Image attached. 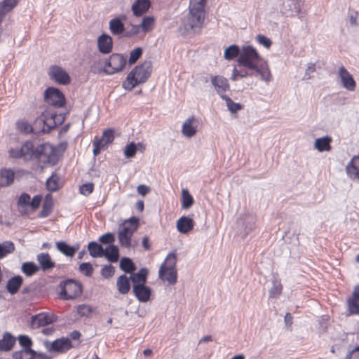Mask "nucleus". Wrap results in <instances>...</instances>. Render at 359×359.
Returning <instances> with one entry per match:
<instances>
[{"label": "nucleus", "instance_id": "obj_1", "mask_svg": "<svg viewBox=\"0 0 359 359\" xmlns=\"http://www.w3.org/2000/svg\"><path fill=\"white\" fill-rule=\"evenodd\" d=\"M206 1L207 0L189 1V14L180 27V30L183 33H198L201 31L205 17Z\"/></svg>", "mask_w": 359, "mask_h": 359}, {"label": "nucleus", "instance_id": "obj_2", "mask_svg": "<svg viewBox=\"0 0 359 359\" xmlns=\"http://www.w3.org/2000/svg\"><path fill=\"white\" fill-rule=\"evenodd\" d=\"M152 70L151 62L146 61L135 67L127 76L122 83V87L127 90H131L140 83L146 82L150 76Z\"/></svg>", "mask_w": 359, "mask_h": 359}, {"label": "nucleus", "instance_id": "obj_3", "mask_svg": "<svg viewBox=\"0 0 359 359\" xmlns=\"http://www.w3.org/2000/svg\"><path fill=\"white\" fill-rule=\"evenodd\" d=\"M177 257L175 253H169L164 262L161 265L158 271V278L174 285L177 281V271L176 268Z\"/></svg>", "mask_w": 359, "mask_h": 359}, {"label": "nucleus", "instance_id": "obj_4", "mask_svg": "<svg viewBox=\"0 0 359 359\" xmlns=\"http://www.w3.org/2000/svg\"><path fill=\"white\" fill-rule=\"evenodd\" d=\"M139 219L133 217L125 220L118 229V239L120 245L126 248L132 246V236L137 229Z\"/></svg>", "mask_w": 359, "mask_h": 359}, {"label": "nucleus", "instance_id": "obj_5", "mask_svg": "<svg viewBox=\"0 0 359 359\" xmlns=\"http://www.w3.org/2000/svg\"><path fill=\"white\" fill-rule=\"evenodd\" d=\"M262 59L255 48L247 46L242 48L238 62L240 65L250 69L252 67H255V65Z\"/></svg>", "mask_w": 359, "mask_h": 359}, {"label": "nucleus", "instance_id": "obj_6", "mask_svg": "<svg viewBox=\"0 0 359 359\" xmlns=\"http://www.w3.org/2000/svg\"><path fill=\"white\" fill-rule=\"evenodd\" d=\"M126 63V57L121 54H113L106 60L103 71L107 74H113L121 70Z\"/></svg>", "mask_w": 359, "mask_h": 359}, {"label": "nucleus", "instance_id": "obj_7", "mask_svg": "<svg viewBox=\"0 0 359 359\" xmlns=\"http://www.w3.org/2000/svg\"><path fill=\"white\" fill-rule=\"evenodd\" d=\"M63 121L64 118L62 116L46 114L37 118L35 121V126L43 124V127L40 130L46 132L55 128L57 125L61 124Z\"/></svg>", "mask_w": 359, "mask_h": 359}, {"label": "nucleus", "instance_id": "obj_8", "mask_svg": "<svg viewBox=\"0 0 359 359\" xmlns=\"http://www.w3.org/2000/svg\"><path fill=\"white\" fill-rule=\"evenodd\" d=\"M81 292V285L78 282L69 280L65 283L60 297L65 299H73L79 297Z\"/></svg>", "mask_w": 359, "mask_h": 359}, {"label": "nucleus", "instance_id": "obj_9", "mask_svg": "<svg viewBox=\"0 0 359 359\" xmlns=\"http://www.w3.org/2000/svg\"><path fill=\"white\" fill-rule=\"evenodd\" d=\"M34 154V145L30 141H26L22 145L9 150L10 156L14 158H30Z\"/></svg>", "mask_w": 359, "mask_h": 359}, {"label": "nucleus", "instance_id": "obj_10", "mask_svg": "<svg viewBox=\"0 0 359 359\" xmlns=\"http://www.w3.org/2000/svg\"><path fill=\"white\" fill-rule=\"evenodd\" d=\"M57 317L53 313L41 312L31 318L30 325L32 328H39L55 322Z\"/></svg>", "mask_w": 359, "mask_h": 359}, {"label": "nucleus", "instance_id": "obj_11", "mask_svg": "<svg viewBox=\"0 0 359 359\" xmlns=\"http://www.w3.org/2000/svg\"><path fill=\"white\" fill-rule=\"evenodd\" d=\"M48 74L51 79L61 85L70 83L71 78L65 69L60 66L53 65L50 67Z\"/></svg>", "mask_w": 359, "mask_h": 359}, {"label": "nucleus", "instance_id": "obj_12", "mask_svg": "<svg viewBox=\"0 0 359 359\" xmlns=\"http://www.w3.org/2000/svg\"><path fill=\"white\" fill-rule=\"evenodd\" d=\"M114 139V131L111 129L103 132L100 139H95L93 142V154L97 156L102 149L111 143Z\"/></svg>", "mask_w": 359, "mask_h": 359}, {"label": "nucleus", "instance_id": "obj_13", "mask_svg": "<svg viewBox=\"0 0 359 359\" xmlns=\"http://www.w3.org/2000/svg\"><path fill=\"white\" fill-rule=\"evenodd\" d=\"M338 77L344 88L348 91H354L356 88V82L353 76L344 67L341 66L338 70Z\"/></svg>", "mask_w": 359, "mask_h": 359}, {"label": "nucleus", "instance_id": "obj_14", "mask_svg": "<svg viewBox=\"0 0 359 359\" xmlns=\"http://www.w3.org/2000/svg\"><path fill=\"white\" fill-rule=\"evenodd\" d=\"M45 100L49 104L55 107H62L65 104V97L62 93L55 88H48L44 94Z\"/></svg>", "mask_w": 359, "mask_h": 359}, {"label": "nucleus", "instance_id": "obj_15", "mask_svg": "<svg viewBox=\"0 0 359 359\" xmlns=\"http://www.w3.org/2000/svg\"><path fill=\"white\" fill-rule=\"evenodd\" d=\"M250 69L255 72V74H252V76H259L260 80L264 81L265 83H269L272 79V75L269 65L267 62L264 59L258 62L255 65V67H252Z\"/></svg>", "mask_w": 359, "mask_h": 359}, {"label": "nucleus", "instance_id": "obj_16", "mask_svg": "<svg viewBox=\"0 0 359 359\" xmlns=\"http://www.w3.org/2000/svg\"><path fill=\"white\" fill-rule=\"evenodd\" d=\"M198 121L194 116L187 118L182 126V135L188 138L194 137L197 133Z\"/></svg>", "mask_w": 359, "mask_h": 359}, {"label": "nucleus", "instance_id": "obj_17", "mask_svg": "<svg viewBox=\"0 0 359 359\" xmlns=\"http://www.w3.org/2000/svg\"><path fill=\"white\" fill-rule=\"evenodd\" d=\"M345 170L350 179L359 181V154L351 159L346 165Z\"/></svg>", "mask_w": 359, "mask_h": 359}, {"label": "nucleus", "instance_id": "obj_18", "mask_svg": "<svg viewBox=\"0 0 359 359\" xmlns=\"http://www.w3.org/2000/svg\"><path fill=\"white\" fill-rule=\"evenodd\" d=\"M34 154L41 160H42L43 157H46V159L43 160V161L50 162L54 155V149L52 145L48 143L42 144L36 147Z\"/></svg>", "mask_w": 359, "mask_h": 359}, {"label": "nucleus", "instance_id": "obj_19", "mask_svg": "<svg viewBox=\"0 0 359 359\" xmlns=\"http://www.w3.org/2000/svg\"><path fill=\"white\" fill-rule=\"evenodd\" d=\"M211 83L217 93L224 95L223 93L229 90V84L226 78L222 76H215L211 78Z\"/></svg>", "mask_w": 359, "mask_h": 359}, {"label": "nucleus", "instance_id": "obj_20", "mask_svg": "<svg viewBox=\"0 0 359 359\" xmlns=\"http://www.w3.org/2000/svg\"><path fill=\"white\" fill-rule=\"evenodd\" d=\"M72 347V342L68 338H61L53 341L50 346H47L49 351L65 352Z\"/></svg>", "mask_w": 359, "mask_h": 359}, {"label": "nucleus", "instance_id": "obj_21", "mask_svg": "<svg viewBox=\"0 0 359 359\" xmlns=\"http://www.w3.org/2000/svg\"><path fill=\"white\" fill-rule=\"evenodd\" d=\"M133 292L140 302H147L150 299L151 290L144 285L133 287Z\"/></svg>", "mask_w": 359, "mask_h": 359}, {"label": "nucleus", "instance_id": "obj_22", "mask_svg": "<svg viewBox=\"0 0 359 359\" xmlns=\"http://www.w3.org/2000/svg\"><path fill=\"white\" fill-rule=\"evenodd\" d=\"M194 226V220L186 216L181 217L176 223V228L181 233H187L191 231Z\"/></svg>", "mask_w": 359, "mask_h": 359}, {"label": "nucleus", "instance_id": "obj_23", "mask_svg": "<svg viewBox=\"0 0 359 359\" xmlns=\"http://www.w3.org/2000/svg\"><path fill=\"white\" fill-rule=\"evenodd\" d=\"M149 271L147 268H142L137 273H132L130 279L133 287L144 285L147 283Z\"/></svg>", "mask_w": 359, "mask_h": 359}, {"label": "nucleus", "instance_id": "obj_24", "mask_svg": "<svg viewBox=\"0 0 359 359\" xmlns=\"http://www.w3.org/2000/svg\"><path fill=\"white\" fill-rule=\"evenodd\" d=\"M15 172L10 168L0 170V189L10 186L14 181Z\"/></svg>", "mask_w": 359, "mask_h": 359}, {"label": "nucleus", "instance_id": "obj_25", "mask_svg": "<svg viewBox=\"0 0 359 359\" xmlns=\"http://www.w3.org/2000/svg\"><path fill=\"white\" fill-rule=\"evenodd\" d=\"M97 46L99 50L104 54L109 53L112 49V39L107 34H102L98 37Z\"/></svg>", "mask_w": 359, "mask_h": 359}, {"label": "nucleus", "instance_id": "obj_26", "mask_svg": "<svg viewBox=\"0 0 359 359\" xmlns=\"http://www.w3.org/2000/svg\"><path fill=\"white\" fill-rule=\"evenodd\" d=\"M36 260L39 263L41 269L44 271H48L55 266V262L52 261L50 256L48 253L37 255Z\"/></svg>", "mask_w": 359, "mask_h": 359}, {"label": "nucleus", "instance_id": "obj_27", "mask_svg": "<svg viewBox=\"0 0 359 359\" xmlns=\"http://www.w3.org/2000/svg\"><path fill=\"white\" fill-rule=\"evenodd\" d=\"M331 142L332 138L329 136L317 138L314 142V148L319 152L329 151L331 149Z\"/></svg>", "mask_w": 359, "mask_h": 359}, {"label": "nucleus", "instance_id": "obj_28", "mask_svg": "<svg viewBox=\"0 0 359 359\" xmlns=\"http://www.w3.org/2000/svg\"><path fill=\"white\" fill-rule=\"evenodd\" d=\"M150 3L148 0H136L132 5V11L136 16L142 15L149 9Z\"/></svg>", "mask_w": 359, "mask_h": 359}, {"label": "nucleus", "instance_id": "obj_29", "mask_svg": "<svg viewBox=\"0 0 359 359\" xmlns=\"http://www.w3.org/2000/svg\"><path fill=\"white\" fill-rule=\"evenodd\" d=\"M56 248L62 254L67 257H72L79 250V246H70L64 241H59L56 243Z\"/></svg>", "mask_w": 359, "mask_h": 359}, {"label": "nucleus", "instance_id": "obj_30", "mask_svg": "<svg viewBox=\"0 0 359 359\" xmlns=\"http://www.w3.org/2000/svg\"><path fill=\"white\" fill-rule=\"evenodd\" d=\"M15 343V339L9 332H5L3 337L0 339V351H10Z\"/></svg>", "mask_w": 359, "mask_h": 359}, {"label": "nucleus", "instance_id": "obj_31", "mask_svg": "<svg viewBox=\"0 0 359 359\" xmlns=\"http://www.w3.org/2000/svg\"><path fill=\"white\" fill-rule=\"evenodd\" d=\"M23 279L20 276L11 278L7 283L6 289L11 294H15L22 284Z\"/></svg>", "mask_w": 359, "mask_h": 359}, {"label": "nucleus", "instance_id": "obj_32", "mask_svg": "<svg viewBox=\"0 0 359 359\" xmlns=\"http://www.w3.org/2000/svg\"><path fill=\"white\" fill-rule=\"evenodd\" d=\"M15 247L11 241L0 243V260L14 252Z\"/></svg>", "mask_w": 359, "mask_h": 359}, {"label": "nucleus", "instance_id": "obj_33", "mask_svg": "<svg viewBox=\"0 0 359 359\" xmlns=\"http://www.w3.org/2000/svg\"><path fill=\"white\" fill-rule=\"evenodd\" d=\"M116 287L118 292L123 294H127L130 291V281L126 275H121L118 278Z\"/></svg>", "mask_w": 359, "mask_h": 359}, {"label": "nucleus", "instance_id": "obj_34", "mask_svg": "<svg viewBox=\"0 0 359 359\" xmlns=\"http://www.w3.org/2000/svg\"><path fill=\"white\" fill-rule=\"evenodd\" d=\"M154 25V18L151 16H146L142 19L141 24L137 26L135 29V33L138 32L139 29L144 33L149 32L152 30Z\"/></svg>", "mask_w": 359, "mask_h": 359}, {"label": "nucleus", "instance_id": "obj_35", "mask_svg": "<svg viewBox=\"0 0 359 359\" xmlns=\"http://www.w3.org/2000/svg\"><path fill=\"white\" fill-rule=\"evenodd\" d=\"M105 257L111 262H116L119 257L118 249L114 245H111L104 250Z\"/></svg>", "mask_w": 359, "mask_h": 359}, {"label": "nucleus", "instance_id": "obj_36", "mask_svg": "<svg viewBox=\"0 0 359 359\" xmlns=\"http://www.w3.org/2000/svg\"><path fill=\"white\" fill-rule=\"evenodd\" d=\"M182 208L189 209L194 204V198L187 189H182L181 193Z\"/></svg>", "mask_w": 359, "mask_h": 359}, {"label": "nucleus", "instance_id": "obj_37", "mask_svg": "<svg viewBox=\"0 0 359 359\" xmlns=\"http://www.w3.org/2000/svg\"><path fill=\"white\" fill-rule=\"evenodd\" d=\"M109 29L113 34H120L125 30L124 25L119 18H114L109 22Z\"/></svg>", "mask_w": 359, "mask_h": 359}, {"label": "nucleus", "instance_id": "obj_38", "mask_svg": "<svg viewBox=\"0 0 359 359\" xmlns=\"http://www.w3.org/2000/svg\"><path fill=\"white\" fill-rule=\"evenodd\" d=\"M39 266H38L35 263L32 262H24L21 266L22 271L27 276H32L37 271H39Z\"/></svg>", "mask_w": 359, "mask_h": 359}, {"label": "nucleus", "instance_id": "obj_39", "mask_svg": "<svg viewBox=\"0 0 359 359\" xmlns=\"http://www.w3.org/2000/svg\"><path fill=\"white\" fill-rule=\"evenodd\" d=\"M53 201L51 194H47L45 196L44 202L43 204V208L40 212V215L41 217H47L53 208Z\"/></svg>", "mask_w": 359, "mask_h": 359}, {"label": "nucleus", "instance_id": "obj_40", "mask_svg": "<svg viewBox=\"0 0 359 359\" xmlns=\"http://www.w3.org/2000/svg\"><path fill=\"white\" fill-rule=\"evenodd\" d=\"M35 351L31 348H22L13 353L14 359H33L35 356Z\"/></svg>", "mask_w": 359, "mask_h": 359}, {"label": "nucleus", "instance_id": "obj_41", "mask_svg": "<svg viewBox=\"0 0 359 359\" xmlns=\"http://www.w3.org/2000/svg\"><path fill=\"white\" fill-rule=\"evenodd\" d=\"M90 255L93 257H100L104 255V249L96 242H90L88 246Z\"/></svg>", "mask_w": 359, "mask_h": 359}, {"label": "nucleus", "instance_id": "obj_42", "mask_svg": "<svg viewBox=\"0 0 359 359\" xmlns=\"http://www.w3.org/2000/svg\"><path fill=\"white\" fill-rule=\"evenodd\" d=\"M120 268L126 273H132L135 270V266L133 261L128 257H123L120 261Z\"/></svg>", "mask_w": 359, "mask_h": 359}, {"label": "nucleus", "instance_id": "obj_43", "mask_svg": "<svg viewBox=\"0 0 359 359\" xmlns=\"http://www.w3.org/2000/svg\"><path fill=\"white\" fill-rule=\"evenodd\" d=\"M16 128L18 131L25 134L30 133L34 130L30 123L24 119L19 120L16 122Z\"/></svg>", "mask_w": 359, "mask_h": 359}, {"label": "nucleus", "instance_id": "obj_44", "mask_svg": "<svg viewBox=\"0 0 359 359\" xmlns=\"http://www.w3.org/2000/svg\"><path fill=\"white\" fill-rule=\"evenodd\" d=\"M240 50L238 46L231 45L227 47L224 53V58L231 60L239 55Z\"/></svg>", "mask_w": 359, "mask_h": 359}, {"label": "nucleus", "instance_id": "obj_45", "mask_svg": "<svg viewBox=\"0 0 359 359\" xmlns=\"http://www.w3.org/2000/svg\"><path fill=\"white\" fill-rule=\"evenodd\" d=\"M359 300L354 298L353 292L347 301L348 309L351 314H359Z\"/></svg>", "mask_w": 359, "mask_h": 359}, {"label": "nucleus", "instance_id": "obj_46", "mask_svg": "<svg viewBox=\"0 0 359 359\" xmlns=\"http://www.w3.org/2000/svg\"><path fill=\"white\" fill-rule=\"evenodd\" d=\"M221 97L226 101L228 109L231 113H236L241 109L242 106L240 104L233 102V100L226 95H221Z\"/></svg>", "mask_w": 359, "mask_h": 359}, {"label": "nucleus", "instance_id": "obj_47", "mask_svg": "<svg viewBox=\"0 0 359 359\" xmlns=\"http://www.w3.org/2000/svg\"><path fill=\"white\" fill-rule=\"evenodd\" d=\"M58 179L59 177L53 174L47 180H46V187L50 191H55L58 189Z\"/></svg>", "mask_w": 359, "mask_h": 359}, {"label": "nucleus", "instance_id": "obj_48", "mask_svg": "<svg viewBox=\"0 0 359 359\" xmlns=\"http://www.w3.org/2000/svg\"><path fill=\"white\" fill-rule=\"evenodd\" d=\"M137 152V146L134 142H130L124 149V156L126 158H133Z\"/></svg>", "mask_w": 359, "mask_h": 359}, {"label": "nucleus", "instance_id": "obj_49", "mask_svg": "<svg viewBox=\"0 0 359 359\" xmlns=\"http://www.w3.org/2000/svg\"><path fill=\"white\" fill-rule=\"evenodd\" d=\"M252 74H248L247 71H238L236 67L233 69L231 79L232 81H237L238 79L245 78L248 76H252Z\"/></svg>", "mask_w": 359, "mask_h": 359}, {"label": "nucleus", "instance_id": "obj_50", "mask_svg": "<svg viewBox=\"0 0 359 359\" xmlns=\"http://www.w3.org/2000/svg\"><path fill=\"white\" fill-rule=\"evenodd\" d=\"M142 50L141 48H136L130 53L129 63L134 64L142 55Z\"/></svg>", "mask_w": 359, "mask_h": 359}, {"label": "nucleus", "instance_id": "obj_51", "mask_svg": "<svg viewBox=\"0 0 359 359\" xmlns=\"http://www.w3.org/2000/svg\"><path fill=\"white\" fill-rule=\"evenodd\" d=\"M79 271L87 276H90L93 272V269L90 263L84 262L79 265Z\"/></svg>", "mask_w": 359, "mask_h": 359}, {"label": "nucleus", "instance_id": "obj_52", "mask_svg": "<svg viewBox=\"0 0 359 359\" xmlns=\"http://www.w3.org/2000/svg\"><path fill=\"white\" fill-rule=\"evenodd\" d=\"M257 41L262 44L264 47L269 48L271 45V41L270 39L266 37L264 35L259 34L256 36Z\"/></svg>", "mask_w": 359, "mask_h": 359}, {"label": "nucleus", "instance_id": "obj_53", "mask_svg": "<svg viewBox=\"0 0 359 359\" xmlns=\"http://www.w3.org/2000/svg\"><path fill=\"white\" fill-rule=\"evenodd\" d=\"M281 291H282V285H281L280 283L274 281L273 283V287H271V289L270 290L271 295L276 297L281 293Z\"/></svg>", "mask_w": 359, "mask_h": 359}, {"label": "nucleus", "instance_id": "obj_54", "mask_svg": "<svg viewBox=\"0 0 359 359\" xmlns=\"http://www.w3.org/2000/svg\"><path fill=\"white\" fill-rule=\"evenodd\" d=\"M114 273V267L112 265L104 266L101 271L102 276L106 278L111 277Z\"/></svg>", "mask_w": 359, "mask_h": 359}, {"label": "nucleus", "instance_id": "obj_55", "mask_svg": "<svg viewBox=\"0 0 359 359\" xmlns=\"http://www.w3.org/2000/svg\"><path fill=\"white\" fill-rule=\"evenodd\" d=\"M94 186L92 183L84 184L80 187V193L84 196H88L93 191Z\"/></svg>", "mask_w": 359, "mask_h": 359}, {"label": "nucleus", "instance_id": "obj_56", "mask_svg": "<svg viewBox=\"0 0 359 359\" xmlns=\"http://www.w3.org/2000/svg\"><path fill=\"white\" fill-rule=\"evenodd\" d=\"M100 241L102 243H112L115 241L114 235L111 233H107L102 235L100 238Z\"/></svg>", "mask_w": 359, "mask_h": 359}, {"label": "nucleus", "instance_id": "obj_57", "mask_svg": "<svg viewBox=\"0 0 359 359\" xmlns=\"http://www.w3.org/2000/svg\"><path fill=\"white\" fill-rule=\"evenodd\" d=\"M19 343L24 348H30L32 340L27 336L21 335L19 337Z\"/></svg>", "mask_w": 359, "mask_h": 359}, {"label": "nucleus", "instance_id": "obj_58", "mask_svg": "<svg viewBox=\"0 0 359 359\" xmlns=\"http://www.w3.org/2000/svg\"><path fill=\"white\" fill-rule=\"evenodd\" d=\"M18 203L20 206L29 205L30 203V196L25 193L21 194Z\"/></svg>", "mask_w": 359, "mask_h": 359}, {"label": "nucleus", "instance_id": "obj_59", "mask_svg": "<svg viewBox=\"0 0 359 359\" xmlns=\"http://www.w3.org/2000/svg\"><path fill=\"white\" fill-rule=\"evenodd\" d=\"M151 189L149 187L147 186V185H144V184H140L139 186H137V193L142 196H146L147 194L149 193Z\"/></svg>", "mask_w": 359, "mask_h": 359}, {"label": "nucleus", "instance_id": "obj_60", "mask_svg": "<svg viewBox=\"0 0 359 359\" xmlns=\"http://www.w3.org/2000/svg\"><path fill=\"white\" fill-rule=\"evenodd\" d=\"M41 202V196L39 195H36L34 196L32 200L30 201L29 205L32 209L35 210L38 208Z\"/></svg>", "mask_w": 359, "mask_h": 359}, {"label": "nucleus", "instance_id": "obj_61", "mask_svg": "<svg viewBox=\"0 0 359 359\" xmlns=\"http://www.w3.org/2000/svg\"><path fill=\"white\" fill-rule=\"evenodd\" d=\"M247 220V224L245 228V235H247L255 228V222L253 218L251 217H248Z\"/></svg>", "mask_w": 359, "mask_h": 359}, {"label": "nucleus", "instance_id": "obj_62", "mask_svg": "<svg viewBox=\"0 0 359 359\" xmlns=\"http://www.w3.org/2000/svg\"><path fill=\"white\" fill-rule=\"evenodd\" d=\"M345 359H359V347L355 348L351 351Z\"/></svg>", "mask_w": 359, "mask_h": 359}, {"label": "nucleus", "instance_id": "obj_63", "mask_svg": "<svg viewBox=\"0 0 359 359\" xmlns=\"http://www.w3.org/2000/svg\"><path fill=\"white\" fill-rule=\"evenodd\" d=\"M90 308L86 305H81L78 308V312L81 315H86V313H90Z\"/></svg>", "mask_w": 359, "mask_h": 359}, {"label": "nucleus", "instance_id": "obj_64", "mask_svg": "<svg viewBox=\"0 0 359 359\" xmlns=\"http://www.w3.org/2000/svg\"><path fill=\"white\" fill-rule=\"evenodd\" d=\"M358 12H355V13L350 15V23L353 25H356L358 24Z\"/></svg>", "mask_w": 359, "mask_h": 359}]
</instances>
